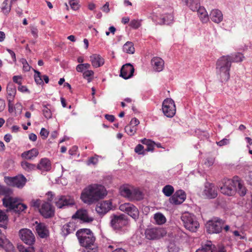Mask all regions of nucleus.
Here are the masks:
<instances>
[{
	"label": "nucleus",
	"mask_w": 252,
	"mask_h": 252,
	"mask_svg": "<svg viewBox=\"0 0 252 252\" xmlns=\"http://www.w3.org/2000/svg\"><path fill=\"white\" fill-rule=\"evenodd\" d=\"M16 89L12 85H8L7 87V99L9 102L11 103L12 102L14 96L16 94Z\"/></svg>",
	"instance_id": "31"
},
{
	"label": "nucleus",
	"mask_w": 252,
	"mask_h": 252,
	"mask_svg": "<svg viewBox=\"0 0 252 252\" xmlns=\"http://www.w3.org/2000/svg\"><path fill=\"white\" fill-rule=\"evenodd\" d=\"M231 59V61L232 62H242L244 59V56L240 53H237L234 55H232L230 56Z\"/></svg>",
	"instance_id": "41"
},
{
	"label": "nucleus",
	"mask_w": 252,
	"mask_h": 252,
	"mask_svg": "<svg viewBox=\"0 0 252 252\" xmlns=\"http://www.w3.org/2000/svg\"><path fill=\"white\" fill-rule=\"evenodd\" d=\"M174 17L172 14H166L162 17L163 23L166 25L172 23L173 21Z\"/></svg>",
	"instance_id": "44"
},
{
	"label": "nucleus",
	"mask_w": 252,
	"mask_h": 252,
	"mask_svg": "<svg viewBox=\"0 0 252 252\" xmlns=\"http://www.w3.org/2000/svg\"><path fill=\"white\" fill-rule=\"evenodd\" d=\"M27 179L22 174H20L15 177H5L4 182L9 186L21 189L26 184Z\"/></svg>",
	"instance_id": "9"
},
{
	"label": "nucleus",
	"mask_w": 252,
	"mask_h": 252,
	"mask_svg": "<svg viewBox=\"0 0 252 252\" xmlns=\"http://www.w3.org/2000/svg\"><path fill=\"white\" fill-rule=\"evenodd\" d=\"M129 26L133 29H138L141 26V22L138 20H132L130 22Z\"/></svg>",
	"instance_id": "51"
},
{
	"label": "nucleus",
	"mask_w": 252,
	"mask_h": 252,
	"mask_svg": "<svg viewBox=\"0 0 252 252\" xmlns=\"http://www.w3.org/2000/svg\"><path fill=\"white\" fill-rule=\"evenodd\" d=\"M42 114L44 117L47 119H49L52 117V111L51 110V106L50 104L43 105Z\"/></svg>",
	"instance_id": "35"
},
{
	"label": "nucleus",
	"mask_w": 252,
	"mask_h": 252,
	"mask_svg": "<svg viewBox=\"0 0 252 252\" xmlns=\"http://www.w3.org/2000/svg\"><path fill=\"white\" fill-rule=\"evenodd\" d=\"M30 29L32 36L35 39H36L38 36V30L37 28L34 26H31Z\"/></svg>",
	"instance_id": "56"
},
{
	"label": "nucleus",
	"mask_w": 252,
	"mask_h": 252,
	"mask_svg": "<svg viewBox=\"0 0 252 252\" xmlns=\"http://www.w3.org/2000/svg\"><path fill=\"white\" fill-rule=\"evenodd\" d=\"M231 59L230 56H224L220 58L217 62V72L220 75L222 82L227 81L229 79Z\"/></svg>",
	"instance_id": "3"
},
{
	"label": "nucleus",
	"mask_w": 252,
	"mask_h": 252,
	"mask_svg": "<svg viewBox=\"0 0 252 252\" xmlns=\"http://www.w3.org/2000/svg\"><path fill=\"white\" fill-rule=\"evenodd\" d=\"M98 156H95V157H91L88 159L87 164H96L98 162Z\"/></svg>",
	"instance_id": "55"
},
{
	"label": "nucleus",
	"mask_w": 252,
	"mask_h": 252,
	"mask_svg": "<svg viewBox=\"0 0 252 252\" xmlns=\"http://www.w3.org/2000/svg\"><path fill=\"white\" fill-rule=\"evenodd\" d=\"M215 247L211 241H207L202 245L201 249H198L196 252H213Z\"/></svg>",
	"instance_id": "30"
},
{
	"label": "nucleus",
	"mask_w": 252,
	"mask_h": 252,
	"mask_svg": "<svg viewBox=\"0 0 252 252\" xmlns=\"http://www.w3.org/2000/svg\"><path fill=\"white\" fill-rule=\"evenodd\" d=\"M167 232L163 228H149L145 230V235L149 240L159 239L166 235Z\"/></svg>",
	"instance_id": "8"
},
{
	"label": "nucleus",
	"mask_w": 252,
	"mask_h": 252,
	"mask_svg": "<svg viewBox=\"0 0 252 252\" xmlns=\"http://www.w3.org/2000/svg\"><path fill=\"white\" fill-rule=\"evenodd\" d=\"M94 75V72L92 70H89L88 69L86 71H84L83 73V77L86 79L88 82H91Z\"/></svg>",
	"instance_id": "39"
},
{
	"label": "nucleus",
	"mask_w": 252,
	"mask_h": 252,
	"mask_svg": "<svg viewBox=\"0 0 252 252\" xmlns=\"http://www.w3.org/2000/svg\"><path fill=\"white\" fill-rule=\"evenodd\" d=\"M109 4L108 2H107L102 7L101 10L105 13H108L110 11L109 9Z\"/></svg>",
	"instance_id": "63"
},
{
	"label": "nucleus",
	"mask_w": 252,
	"mask_h": 252,
	"mask_svg": "<svg viewBox=\"0 0 252 252\" xmlns=\"http://www.w3.org/2000/svg\"><path fill=\"white\" fill-rule=\"evenodd\" d=\"M54 203L58 208L61 209L73 206L75 204V201L69 195H59L55 198Z\"/></svg>",
	"instance_id": "12"
},
{
	"label": "nucleus",
	"mask_w": 252,
	"mask_h": 252,
	"mask_svg": "<svg viewBox=\"0 0 252 252\" xmlns=\"http://www.w3.org/2000/svg\"><path fill=\"white\" fill-rule=\"evenodd\" d=\"M107 194L105 187L99 184H92L82 191L81 199L85 203L91 204L104 198Z\"/></svg>",
	"instance_id": "1"
},
{
	"label": "nucleus",
	"mask_w": 252,
	"mask_h": 252,
	"mask_svg": "<svg viewBox=\"0 0 252 252\" xmlns=\"http://www.w3.org/2000/svg\"><path fill=\"white\" fill-rule=\"evenodd\" d=\"M35 223L37 224L35 229L38 236L42 238L47 237L49 233L45 224L42 223H38L37 221Z\"/></svg>",
	"instance_id": "25"
},
{
	"label": "nucleus",
	"mask_w": 252,
	"mask_h": 252,
	"mask_svg": "<svg viewBox=\"0 0 252 252\" xmlns=\"http://www.w3.org/2000/svg\"><path fill=\"white\" fill-rule=\"evenodd\" d=\"M134 71L133 66L130 63H126L122 67L120 76L125 79H129L133 76Z\"/></svg>",
	"instance_id": "21"
},
{
	"label": "nucleus",
	"mask_w": 252,
	"mask_h": 252,
	"mask_svg": "<svg viewBox=\"0 0 252 252\" xmlns=\"http://www.w3.org/2000/svg\"><path fill=\"white\" fill-rule=\"evenodd\" d=\"M203 194L209 199L215 198L217 196L218 191L215 186L211 183L205 184Z\"/></svg>",
	"instance_id": "16"
},
{
	"label": "nucleus",
	"mask_w": 252,
	"mask_h": 252,
	"mask_svg": "<svg viewBox=\"0 0 252 252\" xmlns=\"http://www.w3.org/2000/svg\"><path fill=\"white\" fill-rule=\"evenodd\" d=\"M41 203V201L40 199H33L32 200V201L30 202V205L32 207H34L35 208H38L39 210V209L40 208V205Z\"/></svg>",
	"instance_id": "49"
},
{
	"label": "nucleus",
	"mask_w": 252,
	"mask_h": 252,
	"mask_svg": "<svg viewBox=\"0 0 252 252\" xmlns=\"http://www.w3.org/2000/svg\"><path fill=\"white\" fill-rule=\"evenodd\" d=\"M134 151L138 155H144L146 153V150L144 149V147L141 144H138L135 147Z\"/></svg>",
	"instance_id": "48"
},
{
	"label": "nucleus",
	"mask_w": 252,
	"mask_h": 252,
	"mask_svg": "<svg viewBox=\"0 0 252 252\" xmlns=\"http://www.w3.org/2000/svg\"><path fill=\"white\" fill-rule=\"evenodd\" d=\"M186 198L185 192L183 190H178L169 199L170 202L174 204H180L182 203Z\"/></svg>",
	"instance_id": "20"
},
{
	"label": "nucleus",
	"mask_w": 252,
	"mask_h": 252,
	"mask_svg": "<svg viewBox=\"0 0 252 252\" xmlns=\"http://www.w3.org/2000/svg\"><path fill=\"white\" fill-rule=\"evenodd\" d=\"M11 9V6L10 5H8L7 3H6L5 0L3 1L2 3V10L3 12L6 14L8 13Z\"/></svg>",
	"instance_id": "52"
},
{
	"label": "nucleus",
	"mask_w": 252,
	"mask_h": 252,
	"mask_svg": "<svg viewBox=\"0 0 252 252\" xmlns=\"http://www.w3.org/2000/svg\"><path fill=\"white\" fill-rule=\"evenodd\" d=\"M181 219L184 227L187 229L191 232L197 231L199 224L194 215L186 212L182 214Z\"/></svg>",
	"instance_id": "5"
},
{
	"label": "nucleus",
	"mask_w": 252,
	"mask_h": 252,
	"mask_svg": "<svg viewBox=\"0 0 252 252\" xmlns=\"http://www.w3.org/2000/svg\"><path fill=\"white\" fill-rule=\"evenodd\" d=\"M35 72L34 80L37 84L42 85L43 84V79L40 76V73L38 71L34 70Z\"/></svg>",
	"instance_id": "47"
},
{
	"label": "nucleus",
	"mask_w": 252,
	"mask_h": 252,
	"mask_svg": "<svg viewBox=\"0 0 252 252\" xmlns=\"http://www.w3.org/2000/svg\"><path fill=\"white\" fill-rule=\"evenodd\" d=\"M11 193V190L10 189L0 185V194L5 196L3 198H5L7 196H12Z\"/></svg>",
	"instance_id": "42"
},
{
	"label": "nucleus",
	"mask_w": 252,
	"mask_h": 252,
	"mask_svg": "<svg viewBox=\"0 0 252 252\" xmlns=\"http://www.w3.org/2000/svg\"><path fill=\"white\" fill-rule=\"evenodd\" d=\"M69 3L71 8L74 10H76L79 8L78 3L75 0H70Z\"/></svg>",
	"instance_id": "53"
},
{
	"label": "nucleus",
	"mask_w": 252,
	"mask_h": 252,
	"mask_svg": "<svg viewBox=\"0 0 252 252\" xmlns=\"http://www.w3.org/2000/svg\"><path fill=\"white\" fill-rule=\"evenodd\" d=\"M112 208V202L110 200H105L98 203L95 208L96 211L100 215L107 213Z\"/></svg>",
	"instance_id": "18"
},
{
	"label": "nucleus",
	"mask_w": 252,
	"mask_h": 252,
	"mask_svg": "<svg viewBox=\"0 0 252 252\" xmlns=\"http://www.w3.org/2000/svg\"><path fill=\"white\" fill-rule=\"evenodd\" d=\"M235 181L225 179L222 181V186L220 188V192L225 195L231 196L233 195L236 190Z\"/></svg>",
	"instance_id": "10"
},
{
	"label": "nucleus",
	"mask_w": 252,
	"mask_h": 252,
	"mask_svg": "<svg viewBox=\"0 0 252 252\" xmlns=\"http://www.w3.org/2000/svg\"><path fill=\"white\" fill-rule=\"evenodd\" d=\"M119 209L121 211L126 213L133 220L136 221L139 216V211L137 208L129 203H125L120 205Z\"/></svg>",
	"instance_id": "11"
},
{
	"label": "nucleus",
	"mask_w": 252,
	"mask_h": 252,
	"mask_svg": "<svg viewBox=\"0 0 252 252\" xmlns=\"http://www.w3.org/2000/svg\"><path fill=\"white\" fill-rule=\"evenodd\" d=\"M90 61L92 65L94 67H98L104 64V59L97 54H94L90 56Z\"/></svg>",
	"instance_id": "28"
},
{
	"label": "nucleus",
	"mask_w": 252,
	"mask_h": 252,
	"mask_svg": "<svg viewBox=\"0 0 252 252\" xmlns=\"http://www.w3.org/2000/svg\"><path fill=\"white\" fill-rule=\"evenodd\" d=\"M181 1L192 11L196 10L197 5L199 2V0H181Z\"/></svg>",
	"instance_id": "33"
},
{
	"label": "nucleus",
	"mask_w": 252,
	"mask_h": 252,
	"mask_svg": "<svg viewBox=\"0 0 252 252\" xmlns=\"http://www.w3.org/2000/svg\"><path fill=\"white\" fill-rule=\"evenodd\" d=\"M1 249L6 252H12L14 249L13 244L4 235L0 237V250Z\"/></svg>",
	"instance_id": "22"
},
{
	"label": "nucleus",
	"mask_w": 252,
	"mask_h": 252,
	"mask_svg": "<svg viewBox=\"0 0 252 252\" xmlns=\"http://www.w3.org/2000/svg\"><path fill=\"white\" fill-rule=\"evenodd\" d=\"M120 192L122 196L130 201L140 200L143 198V194L139 189L128 185L121 187Z\"/></svg>",
	"instance_id": "4"
},
{
	"label": "nucleus",
	"mask_w": 252,
	"mask_h": 252,
	"mask_svg": "<svg viewBox=\"0 0 252 252\" xmlns=\"http://www.w3.org/2000/svg\"><path fill=\"white\" fill-rule=\"evenodd\" d=\"M162 111L167 117H173L176 113V107L174 101L171 98L165 99L162 103Z\"/></svg>",
	"instance_id": "13"
},
{
	"label": "nucleus",
	"mask_w": 252,
	"mask_h": 252,
	"mask_svg": "<svg viewBox=\"0 0 252 252\" xmlns=\"http://www.w3.org/2000/svg\"><path fill=\"white\" fill-rule=\"evenodd\" d=\"M2 202L5 207L15 212H22L27 208L25 204L21 203L17 198L13 196H7L5 198H3Z\"/></svg>",
	"instance_id": "6"
},
{
	"label": "nucleus",
	"mask_w": 252,
	"mask_h": 252,
	"mask_svg": "<svg viewBox=\"0 0 252 252\" xmlns=\"http://www.w3.org/2000/svg\"><path fill=\"white\" fill-rule=\"evenodd\" d=\"M21 165L25 171L28 172L35 170L36 169V166L35 164L29 163L26 161H22Z\"/></svg>",
	"instance_id": "36"
},
{
	"label": "nucleus",
	"mask_w": 252,
	"mask_h": 252,
	"mask_svg": "<svg viewBox=\"0 0 252 252\" xmlns=\"http://www.w3.org/2000/svg\"><path fill=\"white\" fill-rule=\"evenodd\" d=\"M154 219L156 223L161 225L165 223L166 219L165 217L161 213H157L154 215Z\"/></svg>",
	"instance_id": "37"
},
{
	"label": "nucleus",
	"mask_w": 252,
	"mask_h": 252,
	"mask_svg": "<svg viewBox=\"0 0 252 252\" xmlns=\"http://www.w3.org/2000/svg\"><path fill=\"white\" fill-rule=\"evenodd\" d=\"M20 62L23 64V68L25 71H28L30 70L31 66L29 65L27 60L25 59H21L20 60Z\"/></svg>",
	"instance_id": "50"
},
{
	"label": "nucleus",
	"mask_w": 252,
	"mask_h": 252,
	"mask_svg": "<svg viewBox=\"0 0 252 252\" xmlns=\"http://www.w3.org/2000/svg\"><path fill=\"white\" fill-rule=\"evenodd\" d=\"M73 219H79L83 222H90L94 220V218L90 216L87 211L85 209H79L72 216Z\"/></svg>",
	"instance_id": "19"
},
{
	"label": "nucleus",
	"mask_w": 252,
	"mask_h": 252,
	"mask_svg": "<svg viewBox=\"0 0 252 252\" xmlns=\"http://www.w3.org/2000/svg\"><path fill=\"white\" fill-rule=\"evenodd\" d=\"M91 66L89 63H80L76 66V69L78 72H83L89 69Z\"/></svg>",
	"instance_id": "43"
},
{
	"label": "nucleus",
	"mask_w": 252,
	"mask_h": 252,
	"mask_svg": "<svg viewBox=\"0 0 252 252\" xmlns=\"http://www.w3.org/2000/svg\"><path fill=\"white\" fill-rule=\"evenodd\" d=\"M151 64L155 71L160 72L164 68V62L161 58L155 57L151 60Z\"/></svg>",
	"instance_id": "24"
},
{
	"label": "nucleus",
	"mask_w": 252,
	"mask_h": 252,
	"mask_svg": "<svg viewBox=\"0 0 252 252\" xmlns=\"http://www.w3.org/2000/svg\"><path fill=\"white\" fill-rule=\"evenodd\" d=\"M169 252H178L179 248L174 244H170L168 247Z\"/></svg>",
	"instance_id": "61"
},
{
	"label": "nucleus",
	"mask_w": 252,
	"mask_h": 252,
	"mask_svg": "<svg viewBox=\"0 0 252 252\" xmlns=\"http://www.w3.org/2000/svg\"><path fill=\"white\" fill-rule=\"evenodd\" d=\"M224 223V221L223 220L218 218H215L207 222L206 224L207 231L210 234L219 233L221 232Z\"/></svg>",
	"instance_id": "7"
},
{
	"label": "nucleus",
	"mask_w": 252,
	"mask_h": 252,
	"mask_svg": "<svg viewBox=\"0 0 252 252\" xmlns=\"http://www.w3.org/2000/svg\"><path fill=\"white\" fill-rule=\"evenodd\" d=\"M139 124V120L135 118L132 119L130 122V125L135 127H136V126H137Z\"/></svg>",
	"instance_id": "64"
},
{
	"label": "nucleus",
	"mask_w": 252,
	"mask_h": 252,
	"mask_svg": "<svg viewBox=\"0 0 252 252\" xmlns=\"http://www.w3.org/2000/svg\"><path fill=\"white\" fill-rule=\"evenodd\" d=\"M123 50L124 52L128 54H133L135 51V49L132 42L127 41L123 46Z\"/></svg>",
	"instance_id": "38"
},
{
	"label": "nucleus",
	"mask_w": 252,
	"mask_h": 252,
	"mask_svg": "<svg viewBox=\"0 0 252 252\" xmlns=\"http://www.w3.org/2000/svg\"><path fill=\"white\" fill-rule=\"evenodd\" d=\"M210 17L212 21L216 23H220L223 19L222 14L218 9L212 10L210 14Z\"/></svg>",
	"instance_id": "27"
},
{
	"label": "nucleus",
	"mask_w": 252,
	"mask_h": 252,
	"mask_svg": "<svg viewBox=\"0 0 252 252\" xmlns=\"http://www.w3.org/2000/svg\"><path fill=\"white\" fill-rule=\"evenodd\" d=\"M22 78L21 76H14L13 77V81L15 83L18 84L19 85L22 84Z\"/></svg>",
	"instance_id": "59"
},
{
	"label": "nucleus",
	"mask_w": 252,
	"mask_h": 252,
	"mask_svg": "<svg viewBox=\"0 0 252 252\" xmlns=\"http://www.w3.org/2000/svg\"><path fill=\"white\" fill-rule=\"evenodd\" d=\"M216 252H227V248L223 245H219L218 246Z\"/></svg>",
	"instance_id": "60"
},
{
	"label": "nucleus",
	"mask_w": 252,
	"mask_h": 252,
	"mask_svg": "<svg viewBox=\"0 0 252 252\" xmlns=\"http://www.w3.org/2000/svg\"><path fill=\"white\" fill-rule=\"evenodd\" d=\"M196 8L195 11L197 12L200 20L202 23H207L209 21V18L206 10L204 7L200 6L199 3L197 4Z\"/></svg>",
	"instance_id": "23"
},
{
	"label": "nucleus",
	"mask_w": 252,
	"mask_h": 252,
	"mask_svg": "<svg viewBox=\"0 0 252 252\" xmlns=\"http://www.w3.org/2000/svg\"><path fill=\"white\" fill-rule=\"evenodd\" d=\"M235 183H236V187L238 186L239 193L241 196H244L246 193V189L245 187H244L238 181H235Z\"/></svg>",
	"instance_id": "45"
},
{
	"label": "nucleus",
	"mask_w": 252,
	"mask_h": 252,
	"mask_svg": "<svg viewBox=\"0 0 252 252\" xmlns=\"http://www.w3.org/2000/svg\"><path fill=\"white\" fill-rule=\"evenodd\" d=\"M37 168L42 171H48L51 168V162L47 158H42L38 164Z\"/></svg>",
	"instance_id": "29"
},
{
	"label": "nucleus",
	"mask_w": 252,
	"mask_h": 252,
	"mask_svg": "<svg viewBox=\"0 0 252 252\" xmlns=\"http://www.w3.org/2000/svg\"><path fill=\"white\" fill-rule=\"evenodd\" d=\"M39 211L40 213L45 218H50L54 214L53 207L49 203L46 202H44L41 204Z\"/></svg>",
	"instance_id": "17"
},
{
	"label": "nucleus",
	"mask_w": 252,
	"mask_h": 252,
	"mask_svg": "<svg viewBox=\"0 0 252 252\" xmlns=\"http://www.w3.org/2000/svg\"><path fill=\"white\" fill-rule=\"evenodd\" d=\"M229 143V139H227L226 138H224L222 139L221 140L217 142V144L219 146H222L228 144Z\"/></svg>",
	"instance_id": "58"
},
{
	"label": "nucleus",
	"mask_w": 252,
	"mask_h": 252,
	"mask_svg": "<svg viewBox=\"0 0 252 252\" xmlns=\"http://www.w3.org/2000/svg\"><path fill=\"white\" fill-rule=\"evenodd\" d=\"M19 236L21 240L26 244L32 245L35 242V237L29 229H20L19 231Z\"/></svg>",
	"instance_id": "14"
},
{
	"label": "nucleus",
	"mask_w": 252,
	"mask_h": 252,
	"mask_svg": "<svg viewBox=\"0 0 252 252\" xmlns=\"http://www.w3.org/2000/svg\"><path fill=\"white\" fill-rule=\"evenodd\" d=\"M141 142L145 145L147 146V149H145L147 152H153L154 150V147L156 145V143L146 138H144L141 140Z\"/></svg>",
	"instance_id": "34"
},
{
	"label": "nucleus",
	"mask_w": 252,
	"mask_h": 252,
	"mask_svg": "<svg viewBox=\"0 0 252 252\" xmlns=\"http://www.w3.org/2000/svg\"><path fill=\"white\" fill-rule=\"evenodd\" d=\"M76 228V224L73 221H70L63 225L62 232L64 236H67L69 234L73 232Z\"/></svg>",
	"instance_id": "26"
},
{
	"label": "nucleus",
	"mask_w": 252,
	"mask_h": 252,
	"mask_svg": "<svg viewBox=\"0 0 252 252\" xmlns=\"http://www.w3.org/2000/svg\"><path fill=\"white\" fill-rule=\"evenodd\" d=\"M76 235L80 245L84 247L83 252H97L94 243L95 238L90 229H80L76 232Z\"/></svg>",
	"instance_id": "2"
},
{
	"label": "nucleus",
	"mask_w": 252,
	"mask_h": 252,
	"mask_svg": "<svg viewBox=\"0 0 252 252\" xmlns=\"http://www.w3.org/2000/svg\"><path fill=\"white\" fill-rule=\"evenodd\" d=\"M174 188L169 185H166L162 189V192L166 196H171L174 192Z\"/></svg>",
	"instance_id": "40"
},
{
	"label": "nucleus",
	"mask_w": 252,
	"mask_h": 252,
	"mask_svg": "<svg viewBox=\"0 0 252 252\" xmlns=\"http://www.w3.org/2000/svg\"><path fill=\"white\" fill-rule=\"evenodd\" d=\"M125 131L130 136L133 135L136 132L137 128L130 125L127 126L125 128Z\"/></svg>",
	"instance_id": "46"
},
{
	"label": "nucleus",
	"mask_w": 252,
	"mask_h": 252,
	"mask_svg": "<svg viewBox=\"0 0 252 252\" xmlns=\"http://www.w3.org/2000/svg\"><path fill=\"white\" fill-rule=\"evenodd\" d=\"M214 162V159L213 158H209L206 159L204 164L208 167H209L213 164Z\"/></svg>",
	"instance_id": "62"
},
{
	"label": "nucleus",
	"mask_w": 252,
	"mask_h": 252,
	"mask_svg": "<svg viewBox=\"0 0 252 252\" xmlns=\"http://www.w3.org/2000/svg\"><path fill=\"white\" fill-rule=\"evenodd\" d=\"M128 223L125 215L114 216L111 219V225L115 230H119L123 226H126Z\"/></svg>",
	"instance_id": "15"
},
{
	"label": "nucleus",
	"mask_w": 252,
	"mask_h": 252,
	"mask_svg": "<svg viewBox=\"0 0 252 252\" xmlns=\"http://www.w3.org/2000/svg\"><path fill=\"white\" fill-rule=\"evenodd\" d=\"M38 155V151L35 148L32 149L27 152H24L22 154V157L25 159H31L36 157Z\"/></svg>",
	"instance_id": "32"
},
{
	"label": "nucleus",
	"mask_w": 252,
	"mask_h": 252,
	"mask_svg": "<svg viewBox=\"0 0 252 252\" xmlns=\"http://www.w3.org/2000/svg\"><path fill=\"white\" fill-rule=\"evenodd\" d=\"M8 221V216L6 214V213L0 210V221L3 222H7Z\"/></svg>",
	"instance_id": "54"
},
{
	"label": "nucleus",
	"mask_w": 252,
	"mask_h": 252,
	"mask_svg": "<svg viewBox=\"0 0 252 252\" xmlns=\"http://www.w3.org/2000/svg\"><path fill=\"white\" fill-rule=\"evenodd\" d=\"M49 131L45 128L41 129L40 134L43 139H46L49 135Z\"/></svg>",
	"instance_id": "57"
}]
</instances>
